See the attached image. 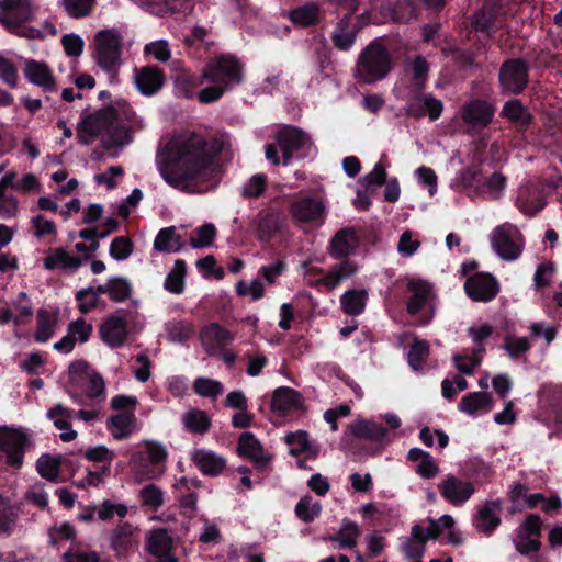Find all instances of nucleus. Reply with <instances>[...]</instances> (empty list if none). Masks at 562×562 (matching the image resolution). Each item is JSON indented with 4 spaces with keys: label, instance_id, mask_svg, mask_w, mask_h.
<instances>
[{
    "label": "nucleus",
    "instance_id": "f257e3e1",
    "mask_svg": "<svg viewBox=\"0 0 562 562\" xmlns=\"http://www.w3.org/2000/svg\"><path fill=\"white\" fill-rule=\"evenodd\" d=\"M228 144L224 134L182 130L170 135L157 153L161 178L172 188L200 193L217 182L221 153Z\"/></svg>",
    "mask_w": 562,
    "mask_h": 562
},
{
    "label": "nucleus",
    "instance_id": "f03ea898",
    "mask_svg": "<svg viewBox=\"0 0 562 562\" xmlns=\"http://www.w3.org/2000/svg\"><path fill=\"white\" fill-rule=\"evenodd\" d=\"M243 76V65L234 55L222 54L211 58L200 80V85L207 82L210 86L198 93V100L203 104L220 100L225 92L241 83Z\"/></svg>",
    "mask_w": 562,
    "mask_h": 562
},
{
    "label": "nucleus",
    "instance_id": "7ed1b4c3",
    "mask_svg": "<svg viewBox=\"0 0 562 562\" xmlns=\"http://www.w3.org/2000/svg\"><path fill=\"white\" fill-rule=\"evenodd\" d=\"M167 447L156 440H143L130 458L128 465L136 483L154 481L166 472Z\"/></svg>",
    "mask_w": 562,
    "mask_h": 562
},
{
    "label": "nucleus",
    "instance_id": "20e7f679",
    "mask_svg": "<svg viewBox=\"0 0 562 562\" xmlns=\"http://www.w3.org/2000/svg\"><path fill=\"white\" fill-rule=\"evenodd\" d=\"M66 390L75 403L82 405V393L91 400L104 398L105 382L87 361L77 360L68 367Z\"/></svg>",
    "mask_w": 562,
    "mask_h": 562
},
{
    "label": "nucleus",
    "instance_id": "39448f33",
    "mask_svg": "<svg viewBox=\"0 0 562 562\" xmlns=\"http://www.w3.org/2000/svg\"><path fill=\"white\" fill-rule=\"evenodd\" d=\"M392 69L390 52L379 41L370 43L359 55L355 78L358 82L371 85L384 79Z\"/></svg>",
    "mask_w": 562,
    "mask_h": 562
},
{
    "label": "nucleus",
    "instance_id": "423d86ee",
    "mask_svg": "<svg viewBox=\"0 0 562 562\" xmlns=\"http://www.w3.org/2000/svg\"><path fill=\"white\" fill-rule=\"evenodd\" d=\"M34 10L30 0H3L0 3V23L18 36L30 40L42 38L41 30L25 25L32 21Z\"/></svg>",
    "mask_w": 562,
    "mask_h": 562
},
{
    "label": "nucleus",
    "instance_id": "0eeeda50",
    "mask_svg": "<svg viewBox=\"0 0 562 562\" xmlns=\"http://www.w3.org/2000/svg\"><path fill=\"white\" fill-rule=\"evenodd\" d=\"M122 43L121 33L114 29L100 31L94 38V60L109 75L111 82L117 80L122 66Z\"/></svg>",
    "mask_w": 562,
    "mask_h": 562
},
{
    "label": "nucleus",
    "instance_id": "6e6552de",
    "mask_svg": "<svg viewBox=\"0 0 562 562\" xmlns=\"http://www.w3.org/2000/svg\"><path fill=\"white\" fill-rule=\"evenodd\" d=\"M409 296L407 312L419 325L428 324L435 316L436 295L432 285L422 279H412L407 283Z\"/></svg>",
    "mask_w": 562,
    "mask_h": 562
},
{
    "label": "nucleus",
    "instance_id": "1a4fd4ad",
    "mask_svg": "<svg viewBox=\"0 0 562 562\" xmlns=\"http://www.w3.org/2000/svg\"><path fill=\"white\" fill-rule=\"evenodd\" d=\"M490 243L497 257L505 261L518 259L525 247L521 232L508 222L497 225L491 232Z\"/></svg>",
    "mask_w": 562,
    "mask_h": 562
},
{
    "label": "nucleus",
    "instance_id": "9d476101",
    "mask_svg": "<svg viewBox=\"0 0 562 562\" xmlns=\"http://www.w3.org/2000/svg\"><path fill=\"white\" fill-rule=\"evenodd\" d=\"M30 445L27 435L20 428L0 426V452L5 458V463L20 469L24 462V453Z\"/></svg>",
    "mask_w": 562,
    "mask_h": 562
},
{
    "label": "nucleus",
    "instance_id": "9b49d317",
    "mask_svg": "<svg viewBox=\"0 0 562 562\" xmlns=\"http://www.w3.org/2000/svg\"><path fill=\"white\" fill-rule=\"evenodd\" d=\"M289 212L295 223L319 227L326 220L327 207L321 198L302 196L291 203Z\"/></svg>",
    "mask_w": 562,
    "mask_h": 562
},
{
    "label": "nucleus",
    "instance_id": "f8f14e48",
    "mask_svg": "<svg viewBox=\"0 0 562 562\" xmlns=\"http://www.w3.org/2000/svg\"><path fill=\"white\" fill-rule=\"evenodd\" d=\"M542 521L536 514L528 515L517 529V535L514 539L516 550L527 555L540 549V530Z\"/></svg>",
    "mask_w": 562,
    "mask_h": 562
},
{
    "label": "nucleus",
    "instance_id": "ddd939ff",
    "mask_svg": "<svg viewBox=\"0 0 562 562\" xmlns=\"http://www.w3.org/2000/svg\"><path fill=\"white\" fill-rule=\"evenodd\" d=\"M24 77L33 86L38 87L45 94L58 91V85L53 69L44 61L26 59L24 61ZM49 97L46 95V100Z\"/></svg>",
    "mask_w": 562,
    "mask_h": 562
},
{
    "label": "nucleus",
    "instance_id": "4468645a",
    "mask_svg": "<svg viewBox=\"0 0 562 562\" xmlns=\"http://www.w3.org/2000/svg\"><path fill=\"white\" fill-rule=\"evenodd\" d=\"M93 333L92 324L79 317L67 325L66 335L53 345V349L59 353L68 355L76 344H86Z\"/></svg>",
    "mask_w": 562,
    "mask_h": 562
},
{
    "label": "nucleus",
    "instance_id": "2eb2a0df",
    "mask_svg": "<svg viewBox=\"0 0 562 562\" xmlns=\"http://www.w3.org/2000/svg\"><path fill=\"white\" fill-rule=\"evenodd\" d=\"M173 541L167 529L154 528L145 538V549L156 562H179L172 553Z\"/></svg>",
    "mask_w": 562,
    "mask_h": 562
},
{
    "label": "nucleus",
    "instance_id": "dca6fc26",
    "mask_svg": "<svg viewBox=\"0 0 562 562\" xmlns=\"http://www.w3.org/2000/svg\"><path fill=\"white\" fill-rule=\"evenodd\" d=\"M113 115L110 111H99L86 116L78 125L77 138L81 144H91L98 136L109 131Z\"/></svg>",
    "mask_w": 562,
    "mask_h": 562
},
{
    "label": "nucleus",
    "instance_id": "f3484780",
    "mask_svg": "<svg viewBox=\"0 0 562 562\" xmlns=\"http://www.w3.org/2000/svg\"><path fill=\"white\" fill-rule=\"evenodd\" d=\"M527 81V67L522 60H507L499 69L501 86L508 93H519L526 87Z\"/></svg>",
    "mask_w": 562,
    "mask_h": 562
},
{
    "label": "nucleus",
    "instance_id": "a211bd4d",
    "mask_svg": "<svg viewBox=\"0 0 562 562\" xmlns=\"http://www.w3.org/2000/svg\"><path fill=\"white\" fill-rule=\"evenodd\" d=\"M438 490L441 496L453 506L463 505L475 493L473 483L460 480L453 474L445 476L439 483Z\"/></svg>",
    "mask_w": 562,
    "mask_h": 562
},
{
    "label": "nucleus",
    "instance_id": "6ab92c4d",
    "mask_svg": "<svg viewBox=\"0 0 562 562\" xmlns=\"http://www.w3.org/2000/svg\"><path fill=\"white\" fill-rule=\"evenodd\" d=\"M100 337L111 348L121 347L127 338L126 312L117 311L109 316L100 326Z\"/></svg>",
    "mask_w": 562,
    "mask_h": 562
},
{
    "label": "nucleus",
    "instance_id": "aec40b11",
    "mask_svg": "<svg viewBox=\"0 0 562 562\" xmlns=\"http://www.w3.org/2000/svg\"><path fill=\"white\" fill-rule=\"evenodd\" d=\"M133 81L138 92L146 97L158 93L165 85V74L157 66L135 67Z\"/></svg>",
    "mask_w": 562,
    "mask_h": 562
},
{
    "label": "nucleus",
    "instance_id": "412c9836",
    "mask_svg": "<svg viewBox=\"0 0 562 562\" xmlns=\"http://www.w3.org/2000/svg\"><path fill=\"white\" fill-rule=\"evenodd\" d=\"M464 290L473 301L488 302L497 295L499 286L491 274L476 273L465 281Z\"/></svg>",
    "mask_w": 562,
    "mask_h": 562
},
{
    "label": "nucleus",
    "instance_id": "4be33fe9",
    "mask_svg": "<svg viewBox=\"0 0 562 562\" xmlns=\"http://www.w3.org/2000/svg\"><path fill=\"white\" fill-rule=\"evenodd\" d=\"M233 339L234 336L216 323L204 326L200 331L202 348L211 357L218 356L221 350L229 345Z\"/></svg>",
    "mask_w": 562,
    "mask_h": 562
},
{
    "label": "nucleus",
    "instance_id": "5701e85b",
    "mask_svg": "<svg viewBox=\"0 0 562 562\" xmlns=\"http://www.w3.org/2000/svg\"><path fill=\"white\" fill-rule=\"evenodd\" d=\"M502 507L499 499L486 501L480 505L473 520L475 529L485 536H491L501 525Z\"/></svg>",
    "mask_w": 562,
    "mask_h": 562
},
{
    "label": "nucleus",
    "instance_id": "b1692460",
    "mask_svg": "<svg viewBox=\"0 0 562 562\" xmlns=\"http://www.w3.org/2000/svg\"><path fill=\"white\" fill-rule=\"evenodd\" d=\"M237 451L241 457L249 459L259 470H265L270 464V454L263 450L259 440L251 432L240 435Z\"/></svg>",
    "mask_w": 562,
    "mask_h": 562
},
{
    "label": "nucleus",
    "instance_id": "393cba45",
    "mask_svg": "<svg viewBox=\"0 0 562 562\" xmlns=\"http://www.w3.org/2000/svg\"><path fill=\"white\" fill-rule=\"evenodd\" d=\"M278 140L284 165L290 164L294 153L311 146L310 137L295 127H285L279 133Z\"/></svg>",
    "mask_w": 562,
    "mask_h": 562
},
{
    "label": "nucleus",
    "instance_id": "a878e982",
    "mask_svg": "<svg viewBox=\"0 0 562 562\" xmlns=\"http://www.w3.org/2000/svg\"><path fill=\"white\" fill-rule=\"evenodd\" d=\"M139 543V529L130 522L115 527L111 535V548L116 554H127L135 551Z\"/></svg>",
    "mask_w": 562,
    "mask_h": 562
},
{
    "label": "nucleus",
    "instance_id": "bb28decb",
    "mask_svg": "<svg viewBox=\"0 0 562 562\" xmlns=\"http://www.w3.org/2000/svg\"><path fill=\"white\" fill-rule=\"evenodd\" d=\"M462 120L473 128H484L494 116V108L481 100H472L460 111Z\"/></svg>",
    "mask_w": 562,
    "mask_h": 562
},
{
    "label": "nucleus",
    "instance_id": "cd10ccee",
    "mask_svg": "<svg viewBox=\"0 0 562 562\" xmlns=\"http://www.w3.org/2000/svg\"><path fill=\"white\" fill-rule=\"evenodd\" d=\"M255 235L260 241L271 240L283 227L279 212L273 210L260 211L254 220Z\"/></svg>",
    "mask_w": 562,
    "mask_h": 562
},
{
    "label": "nucleus",
    "instance_id": "c85d7f7f",
    "mask_svg": "<svg viewBox=\"0 0 562 562\" xmlns=\"http://www.w3.org/2000/svg\"><path fill=\"white\" fill-rule=\"evenodd\" d=\"M46 417L61 431L60 439L64 442H69L77 438V431L71 429V419L75 417L72 409L61 404H56L47 411Z\"/></svg>",
    "mask_w": 562,
    "mask_h": 562
},
{
    "label": "nucleus",
    "instance_id": "c756f323",
    "mask_svg": "<svg viewBox=\"0 0 562 562\" xmlns=\"http://www.w3.org/2000/svg\"><path fill=\"white\" fill-rule=\"evenodd\" d=\"M493 407V398L486 392H472L458 404L459 411L471 417L488 414Z\"/></svg>",
    "mask_w": 562,
    "mask_h": 562
},
{
    "label": "nucleus",
    "instance_id": "7c9ffc66",
    "mask_svg": "<svg viewBox=\"0 0 562 562\" xmlns=\"http://www.w3.org/2000/svg\"><path fill=\"white\" fill-rule=\"evenodd\" d=\"M194 465L205 475H217L226 467V460L207 449H195L191 452Z\"/></svg>",
    "mask_w": 562,
    "mask_h": 562
},
{
    "label": "nucleus",
    "instance_id": "2f4dec72",
    "mask_svg": "<svg viewBox=\"0 0 562 562\" xmlns=\"http://www.w3.org/2000/svg\"><path fill=\"white\" fill-rule=\"evenodd\" d=\"M16 178L15 171H9L0 179V217L12 218L19 213L18 199L9 191Z\"/></svg>",
    "mask_w": 562,
    "mask_h": 562
},
{
    "label": "nucleus",
    "instance_id": "473e14b6",
    "mask_svg": "<svg viewBox=\"0 0 562 562\" xmlns=\"http://www.w3.org/2000/svg\"><path fill=\"white\" fill-rule=\"evenodd\" d=\"M106 429L114 439L123 440L137 429V419L133 412L116 414L106 420Z\"/></svg>",
    "mask_w": 562,
    "mask_h": 562
},
{
    "label": "nucleus",
    "instance_id": "72a5a7b5",
    "mask_svg": "<svg viewBox=\"0 0 562 562\" xmlns=\"http://www.w3.org/2000/svg\"><path fill=\"white\" fill-rule=\"evenodd\" d=\"M481 181V173L476 168L460 170L451 180L450 187L457 192L464 193L470 198H476Z\"/></svg>",
    "mask_w": 562,
    "mask_h": 562
},
{
    "label": "nucleus",
    "instance_id": "f704fd0d",
    "mask_svg": "<svg viewBox=\"0 0 562 562\" xmlns=\"http://www.w3.org/2000/svg\"><path fill=\"white\" fill-rule=\"evenodd\" d=\"M358 271V267L349 260H345L331 267L328 272L315 282L326 291H333L342 280L353 276Z\"/></svg>",
    "mask_w": 562,
    "mask_h": 562
},
{
    "label": "nucleus",
    "instance_id": "c9c22d12",
    "mask_svg": "<svg viewBox=\"0 0 562 562\" xmlns=\"http://www.w3.org/2000/svg\"><path fill=\"white\" fill-rule=\"evenodd\" d=\"M358 246V237L352 228H344L336 233L329 245V254L334 258L349 256Z\"/></svg>",
    "mask_w": 562,
    "mask_h": 562
},
{
    "label": "nucleus",
    "instance_id": "e433bc0d",
    "mask_svg": "<svg viewBox=\"0 0 562 562\" xmlns=\"http://www.w3.org/2000/svg\"><path fill=\"white\" fill-rule=\"evenodd\" d=\"M361 535L359 525L355 521L345 519L336 535L328 538L334 546L338 549H351L357 546L358 539Z\"/></svg>",
    "mask_w": 562,
    "mask_h": 562
},
{
    "label": "nucleus",
    "instance_id": "4c0bfd02",
    "mask_svg": "<svg viewBox=\"0 0 562 562\" xmlns=\"http://www.w3.org/2000/svg\"><path fill=\"white\" fill-rule=\"evenodd\" d=\"M58 323L57 313L41 308L36 314V328L34 331V340L38 344L47 342L55 334Z\"/></svg>",
    "mask_w": 562,
    "mask_h": 562
},
{
    "label": "nucleus",
    "instance_id": "58836bf2",
    "mask_svg": "<svg viewBox=\"0 0 562 562\" xmlns=\"http://www.w3.org/2000/svg\"><path fill=\"white\" fill-rule=\"evenodd\" d=\"M43 265L47 270L61 269L75 271L81 266V260L64 248H56L49 251Z\"/></svg>",
    "mask_w": 562,
    "mask_h": 562
},
{
    "label": "nucleus",
    "instance_id": "ea45409f",
    "mask_svg": "<svg viewBox=\"0 0 562 562\" xmlns=\"http://www.w3.org/2000/svg\"><path fill=\"white\" fill-rule=\"evenodd\" d=\"M300 403L301 396L296 391L290 387H279L273 393L271 408L280 415H285L299 407Z\"/></svg>",
    "mask_w": 562,
    "mask_h": 562
},
{
    "label": "nucleus",
    "instance_id": "a19ab883",
    "mask_svg": "<svg viewBox=\"0 0 562 562\" xmlns=\"http://www.w3.org/2000/svg\"><path fill=\"white\" fill-rule=\"evenodd\" d=\"M408 459L415 463V471L423 479H432L439 473V467L435 459L422 449H411L408 452Z\"/></svg>",
    "mask_w": 562,
    "mask_h": 562
},
{
    "label": "nucleus",
    "instance_id": "79ce46f5",
    "mask_svg": "<svg viewBox=\"0 0 562 562\" xmlns=\"http://www.w3.org/2000/svg\"><path fill=\"white\" fill-rule=\"evenodd\" d=\"M506 188V177L501 172H494L488 177L481 175L477 196L487 200H499Z\"/></svg>",
    "mask_w": 562,
    "mask_h": 562
},
{
    "label": "nucleus",
    "instance_id": "37998d69",
    "mask_svg": "<svg viewBox=\"0 0 562 562\" xmlns=\"http://www.w3.org/2000/svg\"><path fill=\"white\" fill-rule=\"evenodd\" d=\"M429 64L423 56H416L413 58L407 68L406 75L411 81L408 89H415L416 91H423L425 83L428 79Z\"/></svg>",
    "mask_w": 562,
    "mask_h": 562
},
{
    "label": "nucleus",
    "instance_id": "c03bdc74",
    "mask_svg": "<svg viewBox=\"0 0 562 562\" xmlns=\"http://www.w3.org/2000/svg\"><path fill=\"white\" fill-rule=\"evenodd\" d=\"M351 434L358 438L372 441H383L386 436V429L370 420L359 419L349 425Z\"/></svg>",
    "mask_w": 562,
    "mask_h": 562
},
{
    "label": "nucleus",
    "instance_id": "a18cd8bd",
    "mask_svg": "<svg viewBox=\"0 0 562 562\" xmlns=\"http://www.w3.org/2000/svg\"><path fill=\"white\" fill-rule=\"evenodd\" d=\"M285 443L289 446L290 453L297 456L306 453L310 457L317 456V448L310 441L308 434L305 430L289 432L284 437Z\"/></svg>",
    "mask_w": 562,
    "mask_h": 562
},
{
    "label": "nucleus",
    "instance_id": "49530a36",
    "mask_svg": "<svg viewBox=\"0 0 562 562\" xmlns=\"http://www.w3.org/2000/svg\"><path fill=\"white\" fill-rule=\"evenodd\" d=\"M401 550L407 559H419L426 551V541L422 536V526L414 525L407 537L401 544Z\"/></svg>",
    "mask_w": 562,
    "mask_h": 562
},
{
    "label": "nucleus",
    "instance_id": "de8ad7c7",
    "mask_svg": "<svg viewBox=\"0 0 562 562\" xmlns=\"http://www.w3.org/2000/svg\"><path fill=\"white\" fill-rule=\"evenodd\" d=\"M187 265L182 259H177L172 269L168 272L164 289L172 294H181L186 285Z\"/></svg>",
    "mask_w": 562,
    "mask_h": 562
},
{
    "label": "nucleus",
    "instance_id": "09e8293b",
    "mask_svg": "<svg viewBox=\"0 0 562 562\" xmlns=\"http://www.w3.org/2000/svg\"><path fill=\"white\" fill-rule=\"evenodd\" d=\"M181 420L184 429L192 434H205L211 426L207 414L198 408H190L184 412Z\"/></svg>",
    "mask_w": 562,
    "mask_h": 562
},
{
    "label": "nucleus",
    "instance_id": "8fccbe9b",
    "mask_svg": "<svg viewBox=\"0 0 562 562\" xmlns=\"http://www.w3.org/2000/svg\"><path fill=\"white\" fill-rule=\"evenodd\" d=\"M154 248L159 252H178L182 248L181 237L173 226L162 228L154 240Z\"/></svg>",
    "mask_w": 562,
    "mask_h": 562
},
{
    "label": "nucleus",
    "instance_id": "3c124183",
    "mask_svg": "<svg viewBox=\"0 0 562 562\" xmlns=\"http://www.w3.org/2000/svg\"><path fill=\"white\" fill-rule=\"evenodd\" d=\"M368 300L366 290H349L340 297L341 307L348 315H359L364 311Z\"/></svg>",
    "mask_w": 562,
    "mask_h": 562
},
{
    "label": "nucleus",
    "instance_id": "603ef678",
    "mask_svg": "<svg viewBox=\"0 0 562 562\" xmlns=\"http://www.w3.org/2000/svg\"><path fill=\"white\" fill-rule=\"evenodd\" d=\"M290 20L301 26L314 25L319 20V8L315 3H307L289 12Z\"/></svg>",
    "mask_w": 562,
    "mask_h": 562
},
{
    "label": "nucleus",
    "instance_id": "864d4df0",
    "mask_svg": "<svg viewBox=\"0 0 562 562\" xmlns=\"http://www.w3.org/2000/svg\"><path fill=\"white\" fill-rule=\"evenodd\" d=\"M138 496L142 506L151 510H157L165 503V492L154 483L144 485L139 490Z\"/></svg>",
    "mask_w": 562,
    "mask_h": 562
},
{
    "label": "nucleus",
    "instance_id": "5fc2aeb1",
    "mask_svg": "<svg viewBox=\"0 0 562 562\" xmlns=\"http://www.w3.org/2000/svg\"><path fill=\"white\" fill-rule=\"evenodd\" d=\"M60 456L42 454L36 461V471L45 480L55 481L60 472Z\"/></svg>",
    "mask_w": 562,
    "mask_h": 562
},
{
    "label": "nucleus",
    "instance_id": "6e6d98bb",
    "mask_svg": "<svg viewBox=\"0 0 562 562\" xmlns=\"http://www.w3.org/2000/svg\"><path fill=\"white\" fill-rule=\"evenodd\" d=\"M502 115L519 126H525L531 121L528 110L519 100L506 102L503 106Z\"/></svg>",
    "mask_w": 562,
    "mask_h": 562
},
{
    "label": "nucleus",
    "instance_id": "4d7b16f0",
    "mask_svg": "<svg viewBox=\"0 0 562 562\" xmlns=\"http://www.w3.org/2000/svg\"><path fill=\"white\" fill-rule=\"evenodd\" d=\"M19 508L0 494V533H10L15 526Z\"/></svg>",
    "mask_w": 562,
    "mask_h": 562
},
{
    "label": "nucleus",
    "instance_id": "13d9d810",
    "mask_svg": "<svg viewBox=\"0 0 562 562\" xmlns=\"http://www.w3.org/2000/svg\"><path fill=\"white\" fill-rule=\"evenodd\" d=\"M518 205L521 212L528 216H532L544 207L546 200L541 193L527 190L525 192H520Z\"/></svg>",
    "mask_w": 562,
    "mask_h": 562
},
{
    "label": "nucleus",
    "instance_id": "bf43d9fd",
    "mask_svg": "<svg viewBox=\"0 0 562 562\" xmlns=\"http://www.w3.org/2000/svg\"><path fill=\"white\" fill-rule=\"evenodd\" d=\"M401 98L407 100L406 113L414 117H422L426 115L424 100L428 94H423L422 91L415 89L400 90Z\"/></svg>",
    "mask_w": 562,
    "mask_h": 562
},
{
    "label": "nucleus",
    "instance_id": "052dcab7",
    "mask_svg": "<svg viewBox=\"0 0 562 562\" xmlns=\"http://www.w3.org/2000/svg\"><path fill=\"white\" fill-rule=\"evenodd\" d=\"M133 286L132 283L123 277H111L109 278V297L121 303L128 300L132 295Z\"/></svg>",
    "mask_w": 562,
    "mask_h": 562
},
{
    "label": "nucleus",
    "instance_id": "680f3d73",
    "mask_svg": "<svg viewBox=\"0 0 562 562\" xmlns=\"http://www.w3.org/2000/svg\"><path fill=\"white\" fill-rule=\"evenodd\" d=\"M193 391L201 397L216 398L223 393L224 386L217 380L199 376L193 382Z\"/></svg>",
    "mask_w": 562,
    "mask_h": 562
},
{
    "label": "nucleus",
    "instance_id": "e2e57ef3",
    "mask_svg": "<svg viewBox=\"0 0 562 562\" xmlns=\"http://www.w3.org/2000/svg\"><path fill=\"white\" fill-rule=\"evenodd\" d=\"M216 235V227L211 224H204L192 232L190 236V245L193 248H205L212 245Z\"/></svg>",
    "mask_w": 562,
    "mask_h": 562
},
{
    "label": "nucleus",
    "instance_id": "0e129e2a",
    "mask_svg": "<svg viewBox=\"0 0 562 562\" xmlns=\"http://www.w3.org/2000/svg\"><path fill=\"white\" fill-rule=\"evenodd\" d=\"M322 510V506L317 502H313L311 496L300 499L295 506L296 516L304 522L313 521Z\"/></svg>",
    "mask_w": 562,
    "mask_h": 562
},
{
    "label": "nucleus",
    "instance_id": "69168bd1",
    "mask_svg": "<svg viewBox=\"0 0 562 562\" xmlns=\"http://www.w3.org/2000/svg\"><path fill=\"white\" fill-rule=\"evenodd\" d=\"M483 353L472 350V355H454L452 361L456 368L464 374H473L475 369L481 364Z\"/></svg>",
    "mask_w": 562,
    "mask_h": 562
},
{
    "label": "nucleus",
    "instance_id": "338daca9",
    "mask_svg": "<svg viewBox=\"0 0 562 562\" xmlns=\"http://www.w3.org/2000/svg\"><path fill=\"white\" fill-rule=\"evenodd\" d=\"M429 355V345L426 340H415L409 348L407 361L411 368L415 371L422 368L423 362Z\"/></svg>",
    "mask_w": 562,
    "mask_h": 562
},
{
    "label": "nucleus",
    "instance_id": "774afa93",
    "mask_svg": "<svg viewBox=\"0 0 562 562\" xmlns=\"http://www.w3.org/2000/svg\"><path fill=\"white\" fill-rule=\"evenodd\" d=\"M267 177L262 173L252 176L241 187V195L246 199H257L261 196L267 189Z\"/></svg>",
    "mask_w": 562,
    "mask_h": 562
}]
</instances>
